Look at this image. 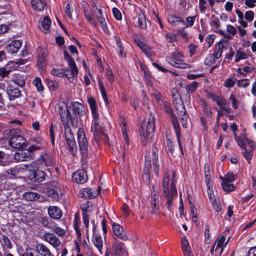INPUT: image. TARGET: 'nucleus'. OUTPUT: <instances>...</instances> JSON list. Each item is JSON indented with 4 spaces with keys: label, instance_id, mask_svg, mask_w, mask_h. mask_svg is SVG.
Masks as SVG:
<instances>
[{
    "label": "nucleus",
    "instance_id": "f257e3e1",
    "mask_svg": "<svg viewBox=\"0 0 256 256\" xmlns=\"http://www.w3.org/2000/svg\"><path fill=\"white\" fill-rule=\"evenodd\" d=\"M176 172L173 170H168L164 172L163 176L162 190L163 197L166 199V204L168 209L171 210L173 204L172 201L177 196V190L176 186Z\"/></svg>",
    "mask_w": 256,
    "mask_h": 256
},
{
    "label": "nucleus",
    "instance_id": "f03ea898",
    "mask_svg": "<svg viewBox=\"0 0 256 256\" xmlns=\"http://www.w3.org/2000/svg\"><path fill=\"white\" fill-rule=\"evenodd\" d=\"M68 113L61 112V121L64 127L65 140L68 145V148L71 154L76 156L78 152V148L74 137L69 126L70 122L72 126L76 128L78 126L77 118L74 114L68 116Z\"/></svg>",
    "mask_w": 256,
    "mask_h": 256
},
{
    "label": "nucleus",
    "instance_id": "7ed1b4c3",
    "mask_svg": "<svg viewBox=\"0 0 256 256\" xmlns=\"http://www.w3.org/2000/svg\"><path fill=\"white\" fill-rule=\"evenodd\" d=\"M8 144L14 149H23L27 146V141L22 135L19 128H11L8 134Z\"/></svg>",
    "mask_w": 256,
    "mask_h": 256
},
{
    "label": "nucleus",
    "instance_id": "20e7f679",
    "mask_svg": "<svg viewBox=\"0 0 256 256\" xmlns=\"http://www.w3.org/2000/svg\"><path fill=\"white\" fill-rule=\"evenodd\" d=\"M26 170L29 172V176L31 180L36 182H41L46 180V173L40 168V166L36 162L24 165Z\"/></svg>",
    "mask_w": 256,
    "mask_h": 256
},
{
    "label": "nucleus",
    "instance_id": "39448f33",
    "mask_svg": "<svg viewBox=\"0 0 256 256\" xmlns=\"http://www.w3.org/2000/svg\"><path fill=\"white\" fill-rule=\"evenodd\" d=\"M160 108L168 114H170V120L174 128L178 144L180 148L182 150V146L180 142V129L176 116L172 112V110L168 102L164 101L162 104L159 105Z\"/></svg>",
    "mask_w": 256,
    "mask_h": 256
},
{
    "label": "nucleus",
    "instance_id": "423d86ee",
    "mask_svg": "<svg viewBox=\"0 0 256 256\" xmlns=\"http://www.w3.org/2000/svg\"><path fill=\"white\" fill-rule=\"evenodd\" d=\"M155 130L154 118L149 119L148 122H144L140 128V134L143 145H145L148 138H152Z\"/></svg>",
    "mask_w": 256,
    "mask_h": 256
},
{
    "label": "nucleus",
    "instance_id": "0eeeda50",
    "mask_svg": "<svg viewBox=\"0 0 256 256\" xmlns=\"http://www.w3.org/2000/svg\"><path fill=\"white\" fill-rule=\"evenodd\" d=\"M182 58L183 56L178 50H175L166 56V60L168 63L174 67L180 68H188V64L184 62Z\"/></svg>",
    "mask_w": 256,
    "mask_h": 256
},
{
    "label": "nucleus",
    "instance_id": "6e6552de",
    "mask_svg": "<svg viewBox=\"0 0 256 256\" xmlns=\"http://www.w3.org/2000/svg\"><path fill=\"white\" fill-rule=\"evenodd\" d=\"M58 112L60 113V118H61V112H67L68 116L69 117L70 115L74 114L77 118L76 113L80 116H84V106L78 102H75L72 104V109L70 108H68L67 106H58ZM78 119V118H76Z\"/></svg>",
    "mask_w": 256,
    "mask_h": 256
},
{
    "label": "nucleus",
    "instance_id": "1a4fd4ad",
    "mask_svg": "<svg viewBox=\"0 0 256 256\" xmlns=\"http://www.w3.org/2000/svg\"><path fill=\"white\" fill-rule=\"evenodd\" d=\"M6 92L10 101L14 100L16 98H20L22 104H24L26 101V96H24L20 89L12 85H8L6 88Z\"/></svg>",
    "mask_w": 256,
    "mask_h": 256
},
{
    "label": "nucleus",
    "instance_id": "9d476101",
    "mask_svg": "<svg viewBox=\"0 0 256 256\" xmlns=\"http://www.w3.org/2000/svg\"><path fill=\"white\" fill-rule=\"evenodd\" d=\"M78 142L80 150L83 156L87 154L88 150V144L84 130L82 128H79L77 132Z\"/></svg>",
    "mask_w": 256,
    "mask_h": 256
},
{
    "label": "nucleus",
    "instance_id": "9b49d317",
    "mask_svg": "<svg viewBox=\"0 0 256 256\" xmlns=\"http://www.w3.org/2000/svg\"><path fill=\"white\" fill-rule=\"evenodd\" d=\"M235 140L238 145L243 149H247L248 150L253 152L256 148V144L254 141L248 139L244 136H235Z\"/></svg>",
    "mask_w": 256,
    "mask_h": 256
},
{
    "label": "nucleus",
    "instance_id": "f8f14e48",
    "mask_svg": "<svg viewBox=\"0 0 256 256\" xmlns=\"http://www.w3.org/2000/svg\"><path fill=\"white\" fill-rule=\"evenodd\" d=\"M40 167L52 166L54 164V158L50 152H44L41 154L40 157L35 162Z\"/></svg>",
    "mask_w": 256,
    "mask_h": 256
},
{
    "label": "nucleus",
    "instance_id": "ddd939ff",
    "mask_svg": "<svg viewBox=\"0 0 256 256\" xmlns=\"http://www.w3.org/2000/svg\"><path fill=\"white\" fill-rule=\"evenodd\" d=\"M92 130L94 132V137L96 142L100 140L101 136L103 134L102 128L99 122V115L98 114L96 118L92 116Z\"/></svg>",
    "mask_w": 256,
    "mask_h": 256
},
{
    "label": "nucleus",
    "instance_id": "4468645a",
    "mask_svg": "<svg viewBox=\"0 0 256 256\" xmlns=\"http://www.w3.org/2000/svg\"><path fill=\"white\" fill-rule=\"evenodd\" d=\"M72 178L77 184H82L88 180L87 174L84 170H79L73 174Z\"/></svg>",
    "mask_w": 256,
    "mask_h": 256
},
{
    "label": "nucleus",
    "instance_id": "2eb2a0df",
    "mask_svg": "<svg viewBox=\"0 0 256 256\" xmlns=\"http://www.w3.org/2000/svg\"><path fill=\"white\" fill-rule=\"evenodd\" d=\"M176 96L174 100V104L176 110L177 114L179 117L184 116L186 114V110L184 106L182 104V100L180 98L179 94H174V96Z\"/></svg>",
    "mask_w": 256,
    "mask_h": 256
},
{
    "label": "nucleus",
    "instance_id": "dca6fc26",
    "mask_svg": "<svg viewBox=\"0 0 256 256\" xmlns=\"http://www.w3.org/2000/svg\"><path fill=\"white\" fill-rule=\"evenodd\" d=\"M228 46V42L224 40H221L218 42L216 43L215 45L214 52V53L216 58H220L222 56L223 50L226 49Z\"/></svg>",
    "mask_w": 256,
    "mask_h": 256
},
{
    "label": "nucleus",
    "instance_id": "f3484780",
    "mask_svg": "<svg viewBox=\"0 0 256 256\" xmlns=\"http://www.w3.org/2000/svg\"><path fill=\"white\" fill-rule=\"evenodd\" d=\"M44 238L45 241L48 242L54 248H56L60 245V240L53 234L50 232H46L44 235Z\"/></svg>",
    "mask_w": 256,
    "mask_h": 256
},
{
    "label": "nucleus",
    "instance_id": "a211bd4d",
    "mask_svg": "<svg viewBox=\"0 0 256 256\" xmlns=\"http://www.w3.org/2000/svg\"><path fill=\"white\" fill-rule=\"evenodd\" d=\"M36 54L38 64L41 68H42L45 64L46 58L48 55V52L47 50L39 47L36 50Z\"/></svg>",
    "mask_w": 256,
    "mask_h": 256
},
{
    "label": "nucleus",
    "instance_id": "6ab92c4d",
    "mask_svg": "<svg viewBox=\"0 0 256 256\" xmlns=\"http://www.w3.org/2000/svg\"><path fill=\"white\" fill-rule=\"evenodd\" d=\"M22 46V40H14L6 46V50L8 53L13 54L17 52Z\"/></svg>",
    "mask_w": 256,
    "mask_h": 256
},
{
    "label": "nucleus",
    "instance_id": "aec40b11",
    "mask_svg": "<svg viewBox=\"0 0 256 256\" xmlns=\"http://www.w3.org/2000/svg\"><path fill=\"white\" fill-rule=\"evenodd\" d=\"M112 228L114 234L119 238L124 240L128 239L126 232L124 231V228L120 224L113 223Z\"/></svg>",
    "mask_w": 256,
    "mask_h": 256
},
{
    "label": "nucleus",
    "instance_id": "412c9836",
    "mask_svg": "<svg viewBox=\"0 0 256 256\" xmlns=\"http://www.w3.org/2000/svg\"><path fill=\"white\" fill-rule=\"evenodd\" d=\"M70 66V70L68 68H64V77L66 76L70 80H72L74 78L77 76L78 70L76 66V64L74 65H68Z\"/></svg>",
    "mask_w": 256,
    "mask_h": 256
},
{
    "label": "nucleus",
    "instance_id": "4be33fe9",
    "mask_svg": "<svg viewBox=\"0 0 256 256\" xmlns=\"http://www.w3.org/2000/svg\"><path fill=\"white\" fill-rule=\"evenodd\" d=\"M33 155L28 151H20L14 154V158L17 162L26 161L32 159Z\"/></svg>",
    "mask_w": 256,
    "mask_h": 256
},
{
    "label": "nucleus",
    "instance_id": "5701e85b",
    "mask_svg": "<svg viewBox=\"0 0 256 256\" xmlns=\"http://www.w3.org/2000/svg\"><path fill=\"white\" fill-rule=\"evenodd\" d=\"M159 195L156 194H154L152 196L151 213L153 214L156 215L159 213Z\"/></svg>",
    "mask_w": 256,
    "mask_h": 256
},
{
    "label": "nucleus",
    "instance_id": "b1692460",
    "mask_svg": "<svg viewBox=\"0 0 256 256\" xmlns=\"http://www.w3.org/2000/svg\"><path fill=\"white\" fill-rule=\"evenodd\" d=\"M35 251L36 254L41 256H54L49 248L42 244H38L36 246Z\"/></svg>",
    "mask_w": 256,
    "mask_h": 256
},
{
    "label": "nucleus",
    "instance_id": "393cba45",
    "mask_svg": "<svg viewBox=\"0 0 256 256\" xmlns=\"http://www.w3.org/2000/svg\"><path fill=\"white\" fill-rule=\"evenodd\" d=\"M124 244L120 241L116 240L113 244V250L116 256H126V253L124 248Z\"/></svg>",
    "mask_w": 256,
    "mask_h": 256
},
{
    "label": "nucleus",
    "instance_id": "a878e982",
    "mask_svg": "<svg viewBox=\"0 0 256 256\" xmlns=\"http://www.w3.org/2000/svg\"><path fill=\"white\" fill-rule=\"evenodd\" d=\"M168 20L172 26H183V24H185L184 20L176 15H169Z\"/></svg>",
    "mask_w": 256,
    "mask_h": 256
},
{
    "label": "nucleus",
    "instance_id": "bb28decb",
    "mask_svg": "<svg viewBox=\"0 0 256 256\" xmlns=\"http://www.w3.org/2000/svg\"><path fill=\"white\" fill-rule=\"evenodd\" d=\"M181 247L184 256H194L192 253L189 242L186 237H182V238Z\"/></svg>",
    "mask_w": 256,
    "mask_h": 256
},
{
    "label": "nucleus",
    "instance_id": "cd10ccee",
    "mask_svg": "<svg viewBox=\"0 0 256 256\" xmlns=\"http://www.w3.org/2000/svg\"><path fill=\"white\" fill-rule=\"evenodd\" d=\"M48 213L50 218L56 220L60 219L62 216V210L56 206H50L48 208Z\"/></svg>",
    "mask_w": 256,
    "mask_h": 256
},
{
    "label": "nucleus",
    "instance_id": "c85d7f7f",
    "mask_svg": "<svg viewBox=\"0 0 256 256\" xmlns=\"http://www.w3.org/2000/svg\"><path fill=\"white\" fill-rule=\"evenodd\" d=\"M99 193V191L96 192L90 188H86L81 190L80 195L81 197L86 198H95Z\"/></svg>",
    "mask_w": 256,
    "mask_h": 256
},
{
    "label": "nucleus",
    "instance_id": "c756f323",
    "mask_svg": "<svg viewBox=\"0 0 256 256\" xmlns=\"http://www.w3.org/2000/svg\"><path fill=\"white\" fill-rule=\"evenodd\" d=\"M26 76L20 74H16L12 78V81L18 86L22 88L25 86Z\"/></svg>",
    "mask_w": 256,
    "mask_h": 256
},
{
    "label": "nucleus",
    "instance_id": "7c9ffc66",
    "mask_svg": "<svg viewBox=\"0 0 256 256\" xmlns=\"http://www.w3.org/2000/svg\"><path fill=\"white\" fill-rule=\"evenodd\" d=\"M31 5L34 10L41 12L45 8L46 2V0H32Z\"/></svg>",
    "mask_w": 256,
    "mask_h": 256
},
{
    "label": "nucleus",
    "instance_id": "2f4dec72",
    "mask_svg": "<svg viewBox=\"0 0 256 256\" xmlns=\"http://www.w3.org/2000/svg\"><path fill=\"white\" fill-rule=\"evenodd\" d=\"M216 102L221 110L227 112H231V108L228 103L227 100L224 97L220 96Z\"/></svg>",
    "mask_w": 256,
    "mask_h": 256
},
{
    "label": "nucleus",
    "instance_id": "473e14b6",
    "mask_svg": "<svg viewBox=\"0 0 256 256\" xmlns=\"http://www.w3.org/2000/svg\"><path fill=\"white\" fill-rule=\"evenodd\" d=\"M92 242L100 252L102 254L103 242L102 236L98 234H94L92 238Z\"/></svg>",
    "mask_w": 256,
    "mask_h": 256
},
{
    "label": "nucleus",
    "instance_id": "72a5a7b5",
    "mask_svg": "<svg viewBox=\"0 0 256 256\" xmlns=\"http://www.w3.org/2000/svg\"><path fill=\"white\" fill-rule=\"evenodd\" d=\"M84 16L88 22L92 25L96 26V22L94 18L93 12L90 7L83 10Z\"/></svg>",
    "mask_w": 256,
    "mask_h": 256
},
{
    "label": "nucleus",
    "instance_id": "f704fd0d",
    "mask_svg": "<svg viewBox=\"0 0 256 256\" xmlns=\"http://www.w3.org/2000/svg\"><path fill=\"white\" fill-rule=\"evenodd\" d=\"M88 102L91 109L92 116L96 118L98 116L97 106L95 99L93 97L88 98Z\"/></svg>",
    "mask_w": 256,
    "mask_h": 256
},
{
    "label": "nucleus",
    "instance_id": "c9c22d12",
    "mask_svg": "<svg viewBox=\"0 0 256 256\" xmlns=\"http://www.w3.org/2000/svg\"><path fill=\"white\" fill-rule=\"evenodd\" d=\"M153 158L152 162L154 164V173L156 176H158L159 174V164L158 160V150H153L152 152Z\"/></svg>",
    "mask_w": 256,
    "mask_h": 256
},
{
    "label": "nucleus",
    "instance_id": "e433bc0d",
    "mask_svg": "<svg viewBox=\"0 0 256 256\" xmlns=\"http://www.w3.org/2000/svg\"><path fill=\"white\" fill-rule=\"evenodd\" d=\"M225 240L226 238L224 236L221 235L219 236L215 242V244H216L215 250H216L218 248H220V252H222L228 242V241L226 242Z\"/></svg>",
    "mask_w": 256,
    "mask_h": 256
},
{
    "label": "nucleus",
    "instance_id": "4c0bfd02",
    "mask_svg": "<svg viewBox=\"0 0 256 256\" xmlns=\"http://www.w3.org/2000/svg\"><path fill=\"white\" fill-rule=\"evenodd\" d=\"M23 197L28 200L33 201L38 199L40 196L36 192H27L23 194Z\"/></svg>",
    "mask_w": 256,
    "mask_h": 256
},
{
    "label": "nucleus",
    "instance_id": "58836bf2",
    "mask_svg": "<svg viewBox=\"0 0 256 256\" xmlns=\"http://www.w3.org/2000/svg\"><path fill=\"white\" fill-rule=\"evenodd\" d=\"M202 111L204 114V115L210 118L212 116V112L211 110L210 107L208 106L207 102L204 100L202 101Z\"/></svg>",
    "mask_w": 256,
    "mask_h": 256
},
{
    "label": "nucleus",
    "instance_id": "ea45409f",
    "mask_svg": "<svg viewBox=\"0 0 256 256\" xmlns=\"http://www.w3.org/2000/svg\"><path fill=\"white\" fill-rule=\"evenodd\" d=\"M47 192L48 196L55 200H58L62 196V193L60 190L57 191L53 188L48 190Z\"/></svg>",
    "mask_w": 256,
    "mask_h": 256
},
{
    "label": "nucleus",
    "instance_id": "a19ab883",
    "mask_svg": "<svg viewBox=\"0 0 256 256\" xmlns=\"http://www.w3.org/2000/svg\"><path fill=\"white\" fill-rule=\"evenodd\" d=\"M121 128H122V132L123 135L124 140L125 142V143L128 146L129 142L128 139V136L126 134L127 131V126H126V122L124 120H122V122L120 125Z\"/></svg>",
    "mask_w": 256,
    "mask_h": 256
},
{
    "label": "nucleus",
    "instance_id": "79ce46f5",
    "mask_svg": "<svg viewBox=\"0 0 256 256\" xmlns=\"http://www.w3.org/2000/svg\"><path fill=\"white\" fill-rule=\"evenodd\" d=\"M138 18V26L142 29H145L146 28V22L144 14L143 13H139Z\"/></svg>",
    "mask_w": 256,
    "mask_h": 256
},
{
    "label": "nucleus",
    "instance_id": "37998d69",
    "mask_svg": "<svg viewBox=\"0 0 256 256\" xmlns=\"http://www.w3.org/2000/svg\"><path fill=\"white\" fill-rule=\"evenodd\" d=\"M218 59L216 58L214 54H210L208 55L204 60V64L208 66H211L216 62V60Z\"/></svg>",
    "mask_w": 256,
    "mask_h": 256
},
{
    "label": "nucleus",
    "instance_id": "c03bdc74",
    "mask_svg": "<svg viewBox=\"0 0 256 256\" xmlns=\"http://www.w3.org/2000/svg\"><path fill=\"white\" fill-rule=\"evenodd\" d=\"M98 86H99V88H100V91L104 101L106 103L108 102V99L107 98L106 90L104 87L102 81L100 79H99V80H98Z\"/></svg>",
    "mask_w": 256,
    "mask_h": 256
},
{
    "label": "nucleus",
    "instance_id": "a18cd8bd",
    "mask_svg": "<svg viewBox=\"0 0 256 256\" xmlns=\"http://www.w3.org/2000/svg\"><path fill=\"white\" fill-rule=\"evenodd\" d=\"M198 84L196 82L194 81L191 84L186 85L185 88L188 92L193 93L196 90L198 87Z\"/></svg>",
    "mask_w": 256,
    "mask_h": 256
},
{
    "label": "nucleus",
    "instance_id": "49530a36",
    "mask_svg": "<svg viewBox=\"0 0 256 256\" xmlns=\"http://www.w3.org/2000/svg\"><path fill=\"white\" fill-rule=\"evenodd\" d=\"M230 182H222V186L226 192H230L234 190L236 187L233 184H229Z\"/></svg>",
    "mask_w": 256,
    "mask_h": 256
},
{
    "label": "nucleus",
    "instance_id": "de8ad7c7",
    "mask_svg": "<svg viewBox=\"0 0 256 256\" xmlns=\"http://www.w3.org/2000/svg\"><path fill=\"white\" fill-rule=\"evenodd\" d=\"M248 57V55L246 54L243 52L238 50L236 54L234 61L236 62H238L241 60H246Z\"/></svg>",
    "mask_w": 256,
    "mask_h": 256
},
{
    "label": "nucleus",
    "instance_id": "09e8293b",
    "mask_svg": "<svg viewBox=\"0 0 256 256\" xmlns=\"http://www.w3.org/2000/svg\"><path fill=\"white\" fill-rule=\"evenodd\" d=\"M0 242L4 248H11V243L8 238L6 236L3 235L0 239Z\"/></svg>",
    "mask_w": 256,
    "mask_h": 256
},
{
    "label": "nucleus",
    "instance_id": "8fccbe9b",
    "mask_svg": "<svg viewBox=\"0 0 256 256\" xmlns=\"http://www.w3.org/2000/svg\"><path fill=\"white\" fill-rule=\"evenodd\" d=\"M50 73L54 76L63 78L64 68H54L50 70Z\"/></svg>",
    "mask_w": 256,
    "mask_h": 256
},
{
    "label": "nucleus",
    "instance_id": "3c124183",
    "mask_svg": "<svg viewBox=\"0 0 256 256\" xmlns=\"http://www.w3.org/2000/svg\"><path fill=\"white\" fill-rule=\"evenodd\" d=\"M96 10L98 12V15L97 16L98 20L101 26H104L105 25H106V22L102 14V10L98 8H96Z\"/></svg>",
    "mask_w": 256,
    "mask_h": 256
},
{
    "label": "nucleus",
    "instance_id": "603ef678",
    "mask_svg": "<svg viewBox=\"0 0 256 256\" xmlns=\"http://www.w3.org/2000/svg\"><path fill=\"white\" fill-rule=\"evenodd\" d=\"M237 80L234 78H230L226 79L224 82V86L226 88H230L233 87Z\"/></svg>",
    "mask_w": 256,
    "mask_h": 256
},
{
    "label": "nucleus",
    "instance_id": "864d4df0",
    "mask_svg": "<svg viewBox=\"0 0 256 256\" xmlns=\"http://www.w3.org/2000/svg\"><path fill=\"white\" fill-rule=\"evenodd\" d=\"M214 210L216 212H219L222 210V206L219 200H214L211 202Z\"/></svg>",
    "mask_w": 256,
    "mask_h": 256
},
{
    "label": "nucleus",
    "instance_id": "5fc2aeb1",
    "mask_svg": "<svg viewBox=\"0 0 256 256\" xmlns=\"http://www.w3.org/2000/svg\"><path fill=\"white\" fill-rule=\"evenodd\" d=\"M47 84L48 88L51 90L53 91L56 90L59 86L57 82L50 80H47Z\"/></svg>",
    "mask_w": 256,
    "mask_h": 256
},
{
    "label": "nucleus",
    "instance_id": "6e6d98bb",
    "mask_svg": "<svg viewBox=\"0 0 256 256\" xmlns=\"http://www.w3.org/2000/svg\"><path fill=\"white\" fill-rule=\"evenodd\" d=\"M33 84L36 86L37 90L39 92H42L44 90V87L42 85L41 80L40 78L36 77L33 80Z\"/></svg>",
    "mask_w": 256,
    "mask_h": 256
},
{
    "label": "nucleus",
    "instance_id": "4d7b16f0",
    "mask_svg": "<svg viewBox=\"0 0 256 256\" xmlns=\"http://www.w3.org/2000/svg\"><path fill=\"white\" fill-rule=\"evenodd\" d=\"M229 99L232 102L233 108L234 110L238 109L240 104V102L236 98L235 96L232 94L230 96Z\"/></svg>",
    "mask_w": 256,
    "mask_h": 256
},
{
    "label": "nucleus",
    "instance_id": "13d9d810",
    "mask_svg": "<svg viewBox=\"0 0 256 256\" xmlns=\"http://www.w3.org/2000/svg\"><path fill=\"white\" fill-rule=\"evenodd\" d=\"M51 24V20L48 17H45L41 23V26L44 30H48Z\"/></svg>",
    "mask_w": 256,
    "mask_h": 256
},
{
    "label": "nucleus",
    "instance_id": "bf43d9fd",
    "mask_svg": "<svg viewBox=\"0 0 256 256\" xmlns=\"http://www.w3.org/2000/svg\"><path fill=\"white\" fill-rule=\"evenodd\" d=\"M204 236H205V243L208 244L210 242V226L208 224L205 225V230H204Z\"/></svg>",
    "mask_w": 256,
    "mask_h": 256
},
{
    "label": "nucleus",
    "instance_id": "052dcab7",
    "mask_svg": "<svg viewBox=\"0 0 256 256\" xmlns=\"http://www.w3.org/2000/svg\"><path fill=\"white\" fill-rule=\"evenodd\" d=\"M52 231L59 236H63L66 234L65 230L63 228L58 226H54L52 228Z\"/></svg>",
    "mask_w": 256,
    "mask_h": 256
},
{
    "label": "nucleus",
    "instance_id": "680f3d73",
    "mask_svg": "<svg viewBox=\"0 0 256 256\" xmlns=\"http://www.w3.org/2000/svg\"><path fill=\"white\" fill-rule=\"evenodd\" d=\"M196 20V16H188L186 18V22H185V24H183V26H184L186 28L192 26Z\"/></svg>",
    "mask_w": 256,
    "mask_h": 256
},
{
    "label": "nucleus",
    "instance_id": "e2e57ef3",
    "mask_svg": "<svg viewBox=\"0 0 256 256\" xmlns=\"http://www.w3.org/2000/svg\"><path fill=\"white\" fill-rule=\"evenodd\" d=\"M56 130V126H54L52 124H51L49 130L50 136L52 145L54 144L55 140V130Z\"/></svg>",
    "mask_w": 256,
    "mask_h": 256
},
{
    "label": "nucleus",
    "instance_id": "0e129e2a",
    "mask_svg": "<svg viewBox=\"0 0 256 256\" xmlns=\"http://www.w3.org/2000/svg\"><path fill=\"white\" fill-rule=\"evenodd\" d=\"M250 85L248 79H243L237 80V86L239 88H246Z\"/></svg>",
    "mask_w": 256,
    "mask_h": 256
},
{
    "label": "nucleus",
    "instance_id": "69168bd1",
    "mask_svg": "<svg viewBox=\"0 0 256 256\" xmlns=\"http://www.w3.org/2000/svg\"><path fill=\"white\" fill-rule=\"evenodd\" d=\"M152 96L156 100V102L158 105L162 104L164 100L162 98V95L159 92L155 91L152 94Z\"/></svg>",
    "mask_w": 256,
    "mask_h": 256
},
{
    "label": "nucleus",
    "instance_id": "338daca9",
    "mask_svg": "<svg viewBox=\"0 0 256 256\" xmlns=\"http://www.w3.org/2000/svg\"><path fill=\"white\" fill-rule=\"evenodd\" d=\"M237 178V176L234 174L233 172H228L224 176V178H226V182H232Z\"/></svg>",
    "mask_w": 256,
    "mask_h": 256
},
{
    "label": "nucleus",
    "instance_id": "774afa93",
    "mask_svg": "<svg viewBox=\"0 0 256 256\" xmlns=\"http://www.w3.org/2000/svg\"><path fill=\"white\" fill-rule=\"evenodd\" d=\"M20 256H39L34 249L26 250Z\"/></svg>",
    "mask_w": 256,
    "mask_h": 256
}]
</instances>
